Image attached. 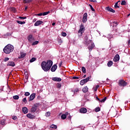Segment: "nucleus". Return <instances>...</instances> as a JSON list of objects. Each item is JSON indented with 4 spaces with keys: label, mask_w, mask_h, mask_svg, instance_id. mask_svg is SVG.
Here are the masks:
<instances>
[{
    "label": "nucleus",
    "mask_w": 130,
    "mask_h": 130,
    "mask_svg": "<svg viewBox=\"0 0 130 130\" xmlns=\"http://www.w3.org/2000/svg\"><path fill=\"white\" fill-rule=\"evenodd\" d=\"M52 64H53V62L51 60H47V62L43 61L41 63L42 69L44 72H48L51 69Z\"/></svg>",
    "instance_id": "f257e3e1"
},
{
    "label": "nucleus",
    "mask_w": 130,
    "mask_h": 130,
    "mask_svg": "<svg viewBox=\"0 0 130 130\" xmlns=\"http://www.w3.org/2000/svg\"><path fill=\"white\" fill-rule=\"evenodd\" d=\"M3 51L6 54H9V53L14 51V46L11 44H8L5 47Z\"/></svg>",
    "instance_id": "f03ea898"
},
{
    "label": "nucleus",
    "mask_w": 130,
    "mask_h": 130,
    "mask_svg": "<svg viewBox=\"0 0 130 130\" xmlns=\"http://www.w3.org/2000/svg\"><path fill=\"white\" fill-rule=\"evenodd\" d=\"M87 47L88 49V50H89L90 52L92 51V50L94 49V47H95V45L94 44V43L92 42L91 40H89L87 42Z\"/></svg>",
    "instance_id": "7ed1b4c3"
},
{
    "label": "nucleus",
    "mask_w": 130,
    "mask_h": 130,
    "mask_svg": "<svg viewBox=\"0 0 130 130\" xmlns=\"http://www.w3.org/2000/svg\"><path fill=\"white\" fill-rule=\"evenodd\" d=\"M85 31V27L84 26V24L83 23H81L80 25V29L78 30V33H80V36H82L83 35V33Z\"/></svg>",
    "instance_id": "20e7f679"
},
{
    "label": "nucleus",
    "mask_w": 130,
    "mask_h": 130,
    "mask_svg": "<svg viewBox=\"0 0 130 130\" xmlns=\"http://www.w3.org/2000/svg\"><path fill=\"white\" fill-rule=\"evenodd\" d=\"M118 85L120 87H125L127 85V83L124 80L121 79L119 80Z\"/></svg>",
    "instance_id": "39448f33"
},
{
    "label": "nucleus",
    "mask_w": 130,
    "mask_h": 130,
    "mask_svg": "<svg viewBox=\"0 0 130 130\" xmlns=\"http://www.w3.org/2000/svg\"><path fill=\"white\" fill-rule=\"evenodd\" d=\"M39 105H40V103L35 104L32 106V107L31 108L30 111L31 112H35L36 111V110H37V108H38V107H39Z\"/></svg>",
    "instance_id": "423d86ee"
},
{
    "label": "nucleus",
    "mask_w": 130,
    "mask_h": 130,
    "mask_svg": "<svg viewBox=\"0 0 130 130\" xmlns=\"http://www.w3.org/2000/svg\"><path fill=\"white\" fill-rule=\"evenodd\" d=\"M105 10L108 12H111V13H115V10L110 7H106Z\"/></svg>",
    "instance_id": "0eeeda50"
},
{
    "label": "nucleus",
    "mask_w": 130,
    "mask_h": 130,
    "mask_svg": "<svg viewBox=\"0 0 130 130\" xmlns=\"http://www.w3.org/2000/svg\"><path fill=\"white\" fill-rule=\"evenodd\" d=\"M87 13H85L83 15V17L82 19L83 23H86V22H87Z\"/></svg>",
    "instance_id": "6e6552de"
},
{
    "label": "nucleus",
    "mask_w": 130,
    "mask_h": 130,
    "mask_svg": "<svg viewBox=\"0 0 130 130\" xmlns=\"http://www.w3.org/2000/svg\"><path fill=\"white\" fill-rule=\"evenodd\" d=\"M35 96H36V93H32L29 96L28 101H32V100H34V99H35Z\"/></svg>",
    "instance_id": "1a4fd4ad"
},
{
    "label": "nucleus",
    "mask_w": 130,
    "mask_h": 130,
    "mask_svg": "<svg viewBox=\"0 0 130 130\" xmlns=\"http://www.w3.org/2000/svg\"><path fill=\"white\" fill-rule=\"evenodd\" d=\"M42 24H43V21L41 20H38L35 23L34 26H39V25H41Z\"/></svg>",
    "instance_id": "9d476101"
},
{
    "label": "nucleus",
    "mask_w": 130,
    "mask_h": 130,
    "mask_svg": "<svg viewBox=\"0 0 130 130\" xmlns=\"http://www.w3.org/2000/svg\"><path fill=\"white\" fill-rule=\"evenodd\" d=\"M80 113H86L87 109L86 108H82L79 110Z\"/></svg>",
    "instance_id": "9b49d317"
},
{
    "label": "nucleus",
    "mask_w": 130,
    "mask_h": 130,
    "mask_svg": "<svg viewBox=\"0 0 130 130\" xmlns=\"http://www.w3.org/2000/svg\"><path fill=\"white\" fill-rule=\"evenodd\" d=\"M52 81H54V82H61V78L58 77H53L52 78Z\"/></svg>",
    "instance_id": "f8f14e48"
},
{
    "label": "nucleus",
    "mask_w": 130,
    "mask_h": 130,
    "mask_svg": "<svg viewBox=\"0 0 130 130\" xmlns=\"http://www.w3.org/2000/svg\"><path fill=\"white\" fill-rule=\"evenodd\" d=\"M26 116L28 117V118H29L30 119H33L34 118H35V116L31 114H27L26 115Z\"/></svg>",
    "instance_id": "ddd939ff"
},
{
    "label": "nucleus",
    "mask_w": 130,
    "mask_h": 130,
    "mask_svg": "<svg viewBox=\"0 0 130 130\" xmlns=\"http://www.w3.org/2000/svg\"><path fill=\"white\" fill-rule=\"evenodd\" d=\"M113 60H114V61H115V62L118 61V60H119V55H118V54H117L115 56V57H114V59H113Z\"/></svg>",
    "instance_id": "4468645a"
},
{
    "label": "nucleus",
    "mask_w": 130,
    "mask_h": 130,
    "mask_svg": "<svg viewBox=\"0 0 130 130\" xmlns=\"http://www.w3.org/2000/svg\"><path fill=\"white\" fill-rule=\"evenodd\" d=\"M7 66L10 67H15V66H16V64H15V62L13 61H9L7 63Z\"/></svg>",
    "instance_id": "2eb2a0df"
},
{
    "label": "nucleus",
    "mask_w": 130,
    "mask_h": 130,
    "mask_svg": "<svg viewBox=\"0 0 130 130\" xmlns=\"http://www.w3.org/2000/svg\"><path fill=\"white\" fill-rule=\"evenodd\" d=\"M56 69H57V66L55 64L51 68V71L52 72H54L55 71H56Z\"/></svg>",
    "instance_id": "dca6fc26"
},
{
    "label": "nucleus",
    "mask_w": 130,
    "mask_h": 130,
    "mask_svg": "<svg viewBox=\"0 0 130 130\" xmlns=\"http://www.w3.org/2000/svg\"><path fill=\"white\" fill-rule=\"evenodd\" d=\"M67 115H69V113L66 112L65 114H63L61 116V119H66L67 118Z\"/></svg>",
    "instance_id": "f3484780"
},
{
    "label": "nucleus",
    "mask_w": 130,
    "mask_h": 130,
    "mask_svg": "<svg viewBox=\"0 0 130 130\" xmlns=\"http://www.w3.org/2000/svg\"><path fill=\"white\" fill-rule=\"evenodd\" d=\"M22 112H23V113H24V114L28 113V108H27V107H25L22 108Z\"/></svg>",
    "instance_id": "a211bd4d"
},
{
    "label": "nucleus",
    "mask_w": 130,
    "mask_h": 130,
    "mask_svg": "<svg viewBox=\"0 0 130 130\" xmlns=\"http://www.w3.org/2000/svg\"><path fill=\"white\" fill-rule=\"evenodd\" d=\"M88 87L85 86L83 89H82V92L83 93H87L88 92Z\"/></svg>",
    "instance_id": "6ab92c4d"
},
{
    "label": "nucleus",
    "mask_w": 130,
    "mask_h": 130,
    "mask_svg": "<svg viewBox=\"0 0 130 130\" xmlns=\"http://www.w3.org/2000/svg\"><path fill=\"white\" fill-rule=\"evenodd\" d=\"M33 38V36L32 35H29L28 37H27V40L29 42H32V38Z\"/></svg>",
    "instance_id": "aec40b11"
},
{
    "label": "nucleus",
    "mask_w": 130,
    "mask_h": 130,
    "mask_svg": "<svg viewBox=\"0 0 130 130\" xmlns=\"http://www.w3.org/2000/svg\"><path fill=\"white\" fill-rule=\"evenodd\" d=\"M90 78H91V76L88 77L86 78V79H82V80H83V82H84V83L86 84V83H87V82H89V81L90 80Z\"/></svg>",
    "instance_id": "412c9836"
},
{
    "label": "nucleus",
    "mask_w": 130,
    "mask_h": 130,
    "mask_svg": "<svg viewBox=\"0 0 130 130\" xmlns=\"http://www.w3.org/2000/svg\"><path fill=\"white\" fill-rule=\"evenodd\" d=\"M26 56V53H20V58H24Z\"/></svg>",
    "instance_id": "4be33fe9"
},
{
    "label": "nucleus",
    "mask_w": 130,
    "mask_h": 130,
    "mask_svg": "<svg viewBox=\"0 0 130 130\" xmlns=\"http://www.w3.org/2000/svg\"><path fill=\"white\" fill-rule=\"evenodd\" d=\"M112 64H113V62H112V61H109L108 63H107V66L108 67H109V68H110V67H111V66H112Z\"/></svg>",
    "instance_id": "5701e85b"
},
{
    "label": "nucleus",
    "mask_w": 130,
    "mask_h": 130,
    "mask_svg": "<svg viewBox=\"0 0 130 130\" xmlns=\"http://www.w3.org/2000/svg\"><path fill=\"white\" fill-rule=\"evenodd\" d=\"M50 127H51V128H55L56 129V128H57V126L54 124H52L50 125Z\"/></svg>",
    "instance_id": "b1692460"
},
{
    "label": "nucleus",
    "mask_w": 130,
    "mask_h": 130,
    "mask_svg": "<svg viewBox=\"0 0 130 130\" xmlns=\"http://www.w3.org/2000/svg\"><path fill=\"white\" fill-rule=\"evenodd\" d=\"M120 1H118L117 2V3H116L115 4V5H114V8L115 9H118V8H119V6H118V3H119Z\"/></svg>",
    "instance_id": "393cba45"
},
{
    "label": "nucleus",
    "mask_w": 130,
    "mask_h": 130,
    "mask_svg": "<svg viewBox=\"0 0 130 130\" xmlns=\"http://www.w3.org/2000/svg\"><path fill=\"white\" fill-rule=\"evenodd\" d=\"M100 110H101V109H100V108H99V107L95 108L94 109L95 112H99V111H100Z\"/></svg>",
    "instance_id": "a878e982"
},
{
    "label": "nucleus",
    "mask_w": 130,
    "mask_h": 130,
    "mask_svg": "<svg viewBox=\"0 0 130 130\" xmlns=\"http://www.w3.org/2000/svg\"><path fill=\"white\" fill-rule=\"evenodd\" d=\"M79 92H80L79 88H76L74 91V94H77V93H79Z\"/></svg>",
    "instance_id": "bb28decb"
},
{
    "label": "nucleus",
    "mask_w": 130,
    "mask_h": 130,
    "mask_svg": "<svg viewBox=\"0 0 130 130\" xmlns=\"http://www.w3.org/2000/svg\"><path fill=\"white\" fill-rule=\"evenodd\" d=\"M33 0H23L24 4H28L29 3L32 2Z\"/></svg>",
    "instance_id": "cd10ccee"
},
{
    "label": "nucleus",
    "mask_w": 130,
    "mask_h": 130,
    "mask_svg": "<svg viewBox=\"0 0 130 130\" xmlns=\"http://www.w3.org/2000/svg\"><path fill=\"white\" fill-rule=\"evenodd\" d=\"M17 23H18V24H20V25H23V24H25V21H17Z\"/></svg>",
    "instance_id": "c85d7f7f"
},
{
    "label": "nucleus",
    "mask_w": 130,
    "mask_h": 130,
    "mask_svg": "<svg viewBox=\"0 0 130 130\" xmlns=\"http://www.w3.org/2000/svg\"><path fill=\"white\" fill-rule=\"evenodd\" d=\"M121 6H126V2L125 1H122L121 3Z\"/></svg>",
    "instance_id": "c756f323"
},
{
    "label": "nucleus",
    "mask_w": 130,
    "mask_h": 130,
    "mask_svg": "<svg viewBox=\"0 0 130 130\" xmlns=\"http://www.w3.org/2000/svg\"><path fill=\"white\" fill-rule=\"evenodd\" d=\"M35 60H36V58H35V57H32V58L29 60V62H33L35 61Z\"/></svg>",
    "instance_id": "7c9ffc66"
},
{
    "label": "nucleus",
    "mask_w": 130,
    "mask_h": 130,
    "mask_svg": "<svg viewBox=\"0 0 130 130\" xmlns=\"http://www.w3.org/2000/svg\"><path fill=\"white\" fill-rule=\"evenodd\" d=\"M13 98L14 100H18L19 99V95H14L13 96Z\"/></svg>",
    "instance_id": "2f4dec72"
},
{
    "label": "nucleus",
    "mask_w": 130,
    "mask_h": 130,
    "mask_svg": "<svg viewBox=\"0 0 130 130\" xmlns=\"http://www.w3.org/2000/svg\"><path fill=\"white\" fill-rule=\"evenodd\" d=\"M81 69L83 73H84V74H86V68H85L84 67H82Z\"/></svg>",
    "instance_id": "473e14b6"
},
{
    "label": "nucleus",
    "mask_w": 130,
    "mask_h": 130,
    "mask_svg": "<svg viewBox=\"0 0 130 130\" xmlns=\"http://www.w3.org/2000/svg\"><path fill=\"white\" fill-rule=\"evenodd\" d=\"M91 11H92V12H95V9H94V8H93V7L92 6V5H89Z\"/></svg>",
    "instance_id": "72a5a7b5"
},
{
    "label": "nucleus",
    "mask_w": 130,
    "mask_h": 130,
    "mask_svg": "<svg viewBox=\"0 0 130 130\" xmlns=\"http://www.w3.org/2000/svg\"><path fill=\"white\" fill-rule=\"evenodd\" d=\"M50 13V12L48 11V12L43 13V16H46V15H48V14H49Z\"/></svg>",
    "instance_id": "f704fd0d"
},
{
    "label": "nucleus",
    "mask_w": 130,
    "mask_h": 130,
    "mask_svg": "<svg viewBox=\"0 0 130 130\" xmlns=\"http://www.w3.org/2000/svg\"><path fill=\"white\" fill-rule=\"evenodd\" d=\"M45 115L47 117H48L49 116H50V112H46Z\"/></svg>",
    "instance_id": "c9c22d12"
},
{
    "label": "nucleus",
    "mask_w": 130,
    "mask_h": 130,
    "mask_svg": "<svg viewBox=\"0 0 130 130\" xmlns=\"http://www.w3.org/2000/svg\"><path fill=\"white\" fill-rule=\"evenodd\" d=\"M38 43H39V41H35L32 43V45H36L38 44Z\"/></svg>",
    "instance_id": "e433bc0d"
},
{
    "label": "nucleus",
    "mask_w": 130,
    "mask_h": 130,
    "mask_svg": "<svg viewBox=\"0 0 130 130\" xmlns=\"http://www.w3.org/2000/svg\"><path fill=\"white\" fill-rule=\"evenodd\" d=\"M1 124H2V125H5V120L4 119L1 120Z\"/></svg>",
    "instance_id": "4c0bfd02"
},
{
    "label": "nucleus",
    "mask_w": 130,
    "mask_h": 130,
    "mask_svg": "<svg viewBox=\"0 0 130 130\" xmlns=\"http://www.w3.org/2000/svg\"><path fill=\"white\" fill-rule=\"evenodd\" d=\"M61 35L62 36H63V37H66V36H67V33L64 32H61Z\"/></svg>",
    "instance_id": "58836bf2"
},
{
    "label": "nucleus",
    "mask_w": 130,
    "mask_h": 130,
    "mask_svg": "<svg viewBox=\"0 0 130 130\" xmlns=\"http://www.w3.org/2000/svg\"><path fill=\"white\" fill-rule=\"evenodd\" d=\"M106 99H107V98L105 97L104 99L101 100V102H105L106 101Z\"/></svg>",
    "instance_id": "ea45409f"
},
{
    "label": "nucleus",
    "mask_w": 130,
    "mask_h": 130,
    "mask_svg": "<svg viewBox=\"0 0 130 130\" xmlns=\"http://www.w3.org/2000/svg\"><path fill=\"white\" fill-rule=\"evenodd\" d=\"M80 84L81 86H83L85 84V82L83 81V80H81Z\"/></svg>",
    "instance_id": "a19ab883"
},
{
    "label": "nucleus",
    "mask_w": 130,
    "mask_h": 130,
    "mask_svg": "<svg viewBox=\"0 0 130 130\" xmlns=\"http://www.w3.org/2000/svg\"><path fill=\"white\" fill-rule=\"evenodd\" d=\"M61 87V84H57V89H59V88Z\"/></svg>",
    "instance_id": "79ce46f5"
},
{
    "label": "nucleus",
    "mask_w": 130,
    "mask_h": 130,
    "mask_svg": "<svg viewBox=\"0 0 130 130\" xmlns=\"http://www.w3.org/2000/svg\"><path fill=\"white\" fill-rule=\"evenodd\" d=\"M23 102H24V103H27V99H26V98H24L22 100Z\"/></svg>",
    "instance_id": "37998d69"
},
{
    "label": "nucleus",
    "mask_w": 130,
    "mask_h": 130,
    "mask_svg": "<svg viewBox=\"0 0 130 130\" xmlns=\"http://www.w3.org/2000/svg\"><path fill=\"white\" fill-rule=\"evenodd\" d=\"M19 19H21V20H25V19H27V17H19Z\"/></svg>",
    "instance_id": "c03bdc74"
},
{
    "label": "nucleus",
    "mask_w": 130,
    "mask_h": 130,
    "mask_svg": "<svg viewBox=\"0 0 130 130\" xmlns=\"http://www.w3.org/2000/svg\"><path fill=\"white\" fill-rule=\"evenodd\" d=\"M25 96H29L30 95V92H26L24 94Z\"/></svg>",
    "instance_id": "a18cd8bd"
},
{
    "label": "nucleus",
    "mask_w": 130,
    "mask_h": 130,
    "mask_svg": "<svg viewBox=\"0 0 130 130\" xmlns=\"http://www.w3.org/2000/svg\"><path fill=\"white\" fill-rule=\"evenodd\" d=\"M12 11L13 13H16V9L15 8H12Z\"/></svg>",
    "instance_id": "49530a36"
},
{
    "label": "nucleus",
    "mask_w": 130,
    "mask_h": 130,
    "mask_svg": "<svg viewBox=\"0 0 130 130\" xmlns=\"http://www.w3.org/2000/svg\"><path fill=\"white\" fill-rule=\"evenodd\" d=\"M9 59H10V58H9V57H6L4 59V61H8V60H9Z\"/></svg>",
    "instance_id": "de8ad7c7"
},
{
    "label": "nucleus",
    "mask_w": 130,
    "mask_h": 130,
    "mask_svg": "<svg viewBox=\"0 0 130 130\" xmlns=\"http://www.w3.org/2000/svg\"><path fill=\"white\" fill-rule=\"evenodd\" d=\"M37 16H43V13H41L37 14Z\"/></svg>",
    "instance_id": "09e8293b"
},
{
    "label": "nucleus",
    "mask_w": 130,
    "mask_h": 130,
    "mask_svg": "<svg viewBox=\"0 0 130 130\" xmlns=\"http://www.w3.org/2000/svg\"><path fill=\"white\" fill-rule=\"evenodd\" d=\"M91 3H97V0H89Z\"/></svg>",
    "instance_id": "8fccbe9b"
},
{
    "label": "nucleus",
    "mask_w": 130,
    "mask_h": 130,
    "mask_svg": "<svg viewBox=\"0 0 130 130\" xmlns=\"http://www.w3.org/2000/svg\"><path fill=\"white\" fill-rule=\"evenodd\" d=\"M73 80H78V79H79V78L78 77H73Z\"/></svg>",
    "instance_id": "3c124183"
},
{
    "label": "nucleus",
    "mask_w": 130,
    "mask_h": 130,
    "mask_svg": "<svg viewBox=\"0 0 130 130\" xmlns=\"http://www.w3.org/2000/svg\"><path fill=\"white\" fill-rule=\"evenodd\" d=\"M58 43L59 44H61L62 43V40H61V39H60L59 41H58Z\"/></svg>",
    "instance_id": "603ef678"
},
{
    "label": "nucleus",
    "mask_w": 130,
    "mask_h": 130,
    "mask_svg": "<svg viewBox=\"0 0 130 130\" xmlns=\"http://www.w3.org/2000/svg\"><path fill=\"white\" fill-rule=\"evenodd\" d=\"M96 99L98 101H99L100 102H101V100H100V99L99 98L98 96H96Z\"/></svg>",
    "instance_id": "864d4df0"
},
{
    "label": "nucleus",
    "mask_w": 130,
    "mask_h": 130,
    "mask_svg": "<svg viewBox=\"0 0 130 130\" xmlns=\"http://www.w3.org/2000/svg\"><path fill=\"white\" fill-rule=\"evenodd\" d=\"M108 38H109V39H110V38H112V35H109L108 36Z\"/></svg>",
    "instance_id": "5fc2aeb1"
},
{
    "label": "nucleus",
    "mask_w": 130,
    "mask_h": 130,
    "mask_svg": "<svg viewBox=\"0 0 130 130\" xmlns=\"http://www.w3.org/2000/svg\"><path fill=\"white\" fill-rule=\"evenodd\" d=\"M12 119H13V120H16V119H17V116H13L12 117Z\"/></svg>",
    "instance_id": "6e6d98bb"
},
{
    "label": "nucleus",
    "mask_w": 130,
    "mask_h": 130,
    "mask_svg": "<svg viewBox=\"0 0 130 130\" xmlns=\"http://www.w3.org/2000/svg\"><path fill=\"white\" fill-rule=\"evenodd\" d=\"M62 64V62H61L59 63V68H60V67H61Z\"/></svg>",
    "instance_id": "4d7b16f0"
},
{
    "label": "nucleus",
    "mask_w": 130,
    "mask_h": 130,
    "mask_svg": "<svg viewBox=\"0 0 130 130\" xmlns=\"http://www.w3.org/2000/svg\"><path fill=\"white\" fill-rule=\"evenodd\" d=\"M68 118H69V119H70V120H71V119H72V116H69L68 117Z\"/></svg>",
    "instance_id": "13d9d810"
},
{
    "label": "nucleus",
    "mask_w": 130,
    "mask_h": 130,
    "mask_svg": "<svg viewBox=\"0 0 130 130\" xmlns=\"http://www.w3.org/2000/svg\"><path fill=\"white\" fill-rule=\"evenodd\" d=\"M99 87H100V85H96V90H97V89H98V88H99Z\"/></svg>",
    "instance_id": "bf43d9fd"
},
{
    "label": "nucleus",
    "mask_w": 130,
    "mask_h": 130,
    "mask_svg": "<svg viewBox=\"0 0 130 130\" xmlns=\"http://www.w3.org/2000/svg\"><path fill=\"white\" fill-rule=\"evenodd\" d=\"M36 21H37V19L36 18H35L33 20H32V22H35Z\"/></svg>",
    "instance_id": "052dcab7"
},
{
    "label": "nucleus",
    "mask_w": 130,
    "mask_h": 130,
    "mask_svg": "<svg viewBox=\"0 0 130 130\" xmlns=\"http://www.w3.org/2000/svg\"><path fill=\"white\" fill-rule=\"evenodd\" d=\"M52 26H55V23L53 22L52 24Z\"/></svg>",
    "instance_id": "680f3d73"
},
{
    "label": "nucleus",
    "mask_w": 130,
    "mask_h": 130,
    "mask_svg": "<svg viewBox=\"0 0 130 130\" xmlns=\"http://www.w3.org/2000/svg\"><path fill=\"white\" fill-rule=\"evenodd\" d=\"M113 23L115 24L116 25H117V22H114Z\"/></svg>",
    "instance_id": "e2e57ef3"
},
{
    "label": "nucleus",
    "mask_w": 130,
    "mask_h": 130,
    "mask_svg": "<svg viewBox=\"0 0 130 130\" xmlns=\"http://www.w3.org/2000/svg\"><path fill=\"white\" fill-rule=\"evenodd\" d=\"M128 45H129V44H130V40H129L128 41Z\"/></svg>",
    "instance_id": "0e129e2a"
},
{
    "label": "nucleus",
    "mask_w": 130,
    "mask_h": 130,
    "mask_svg": "<svg viewBox=\"0 0 130 130\" xmlns=\"http://www.w3.org/2000/svg\"><path fill=\"white\" fill-rule=\"evenodd\" d=\"M27 9H28V7H26L25 8V10L26 11Z\"/></svg>",
    "instance_id": "69168bd1"
},
{
    "label": "nucleus",
    "mask_w": 130,
    "mask_h": 130,
    "mask_svg": "<svg viewBox=\"0 0 130 130\" xmlns=\"http://www.w3.org/2000/svg\"><path fill=\"white\" fill-rule=\"evenodd\" d=\"M83 78H86V75L83 76Z\"/></svg>",
    "instance_id": "338daca9"
},
{
    "label": "nucleus",
    "mask_w": 130,
    "mask_h": 130,
    "mask_svg": "<svg viewBox=\"0 0 130 130\" xmlns=\"http://www.w3.org/2000/svg\"><path fill=\"white\" fill-rule=\"evenodd\" d=\"M96 90H97V89H95V91H96Z\"/></svg>",
    "instance_id": "774afa93"
}]
</instances>
